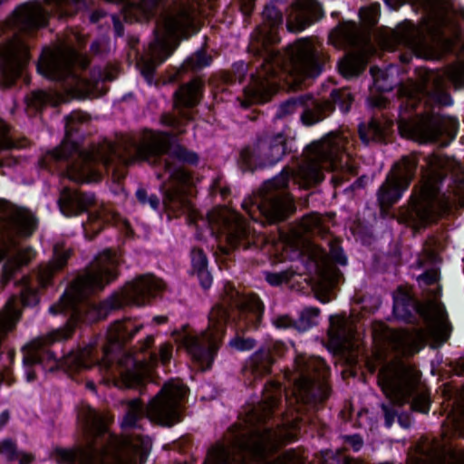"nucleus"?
Returning a JSON list of instances; mask_svg holds the SVG:
<instances>
[{
    "instance_id": "nucleus-47",
    "label": "nucleus",
    "mask_w": 464,
    "mask_h": 464,
    "mask_svg": "<svg viewBox=\"0 0 464 464\" xmlns=\"http://www.w3.org/2000/svg\"><path fill=\"white\" fill-rule=\"evenodd\" d=\"M20 302L24 308L36 306L40 302L38 290L26 283L21 290Z\"/></svg>"
},
{
    "instance_id": "nucleus-19",
    "label": "nucleus",
    "mask_w": 464,
    "mask_h": 464,
    "mask_svg": "<svg viewBox=\"0 0 464 464\" xmlns=\"http://www.w3.org/2000/svg\"><path fill=\"white\" fill-rule=\"evenodd\" d=\"M304 247L308 257L316 266L318 274L314 285L316 296L323 303L329 302L330 298L327 297V295L336 284L339 276V271L332 264L331 259L341 265H345L346 257L336 241L330 243L329 255L321 246L311 242H306Z\"/></svg>"
},
{
    "instance_id": "nucleus-27",
    "label": "nucleus",
    "mask_w": 464,
    "mask_h": 464,
    "mask_svg": "<svg viewBox=\"0 0 464 464\" xmlns=\"http://www.w3.org/2000/svg\"><path fill=\"white\" fill-rule=\"evenodd\" d=\"M373 336L383 350L403 356H411L418 353L425 340L421 330L412 332L395 330L382 324L374 327Z\"/></svg>"
},
{
    "instance_id": "nucleus-36",
    "label": "nucleus",
    "mask_w": 464,
    "mask_h": 464,
    "mask_svg": "<svg viewBox=\"0 0 464 464\" xmlns=\"http://www.w3.org/2000/svg\"><path fill=\"white\" fill-rule=\"evenodd\" d=\"M30 145L26 138L14 139L9 132L8 126L0 124V169L14 167L18 160L9 153L14 150L25 149Z\"/></svg>"
},
{
    "instance_id": "nucleus-3",
    "label": "nucleus",
    "mask_w": 464,
    "mask_h": 464,
    "mask_svg": "<svg viewBox=\"0 0 464 464\" xmlns=\"http://www.w3.org/2000/svg\"><path fill=\"white\" fill-rule=\"evenodd\" d=\"M281 388L276 382L266 386L262 401L246 412L243 420L233 426L224 441L214 445L204 464H247L259 461L280 447L296 440L299 419L285 420L275 430L263 427L277 406Z\"/></svg>"
},
{
    "instance_id": "nucleus-7",
    "label": "nucleus",
    "mask_w": 464,
    "mask_h": 464,
    "mask_svg": "<svg viewBox=\"0 0 464 464\" xmlns=\"http://www.w3.org/2000/svg\"><path fill=\"white\" fill-rule=\"evenodd\" d=\"M430 170L413 188L409 205L400 209L398 220L414 229L425 227L451 208H464V177L458 176L447 194L439 196V183L448 171L459 166L449 158L429 157Z\"/></svg>"
},
{
    "instance_id": "nucleus-63",
    "label": "nucleus",
    "mask_w": 464,
    "mask_h": 464,
    "mask_svg": "<svg viewBox=\"0 0 464 464\" xmlns=\"http://www.w3.org/2000/svg\"><path fill=\"white\" fill-rule=\"evenodd\" d=\"M197 276L200 281L201 285L204 288L207 289L210 286V285L212 283V278L207 269H203L201 271L197 272Z\"/></svg>"
},
{
    "instance_id": "nucleus-15",
    "label": "nucleus",
    "mask_w": 464,
    "mask_h": 464,
    "mask_svg": "<svg viewBox=\"0 0 464 464\" xmlns=\"http://www.w3.org/2000/svg\"><path fill=\"white\" fill-rule=\"evenodd\" d=\"M328 369L319 357L299 354L295 357L294 371L289 377L294 382L293 398L287 399L292 405L296 403V411L304 407H314L329 395L326 383Z\"/></svg>"
},
{
    "instance_id": "nucleus-50",
    "label": "nucleus",
    "mask_w": 464,
    "mask_h": 464,
    "mask_svg": "<svg viewBox=\"0 0 464 464\" xmlns=\"http://www.w3.org/2000/svg\"><path fill=\"white\" fill-rule=\"evenodd\" d=\"M333 104L339 105L340 109L346 112L349 111L350 105L353 102V97L347 90H336L331 94Z\"/></svg>"
},
{
    "instance_id": "nucleus-2",
    "label": "nucleus",
    "mask_w": 464,
    "mask_h": 464,
    "mask_svg": "<svg viewBox=\"0 0 464 464\" xmlns=\"http://www.w3.org/2000/svg\"><path fill=\"white\" fill-rule=\"evenodd\" d=\"M262 17V24L253 35L251 47L256 52H265V62L245 90L244 107L268 100L287 76L296 78V82L305 77L317 76L328 59L322 46L308 39L298 40L285 53L276 52L270 45L279 42L278 29L283 23V14L274 5H266Z\"/></svg>"
},
{
    "instance_id": "nucleus-32",
    "label": "nucleus",
    "mask_w": 464,
    "mask_h": 464,
    "mask_svg": "<svg viewBox=\"0 0 464 464\" xmlns=\"http://www.w3.org/2000/svg\"><path fill=\"white\" fill-rule=\"evenodd\" d=\"M95 196L91 192H82L63 188L57 200L61 213L65 217L78 216L94 204Z\"/></svg>"
},
{
    "instance_id": "nucleus-9",
    "label": "nucleus",
    "mask_w": 464,
    "mask_h": 464,
    "mask_svg": "<svg viewBox=\"0 0 464 464\" xmlns=\"http://www.w3.org/2000/svg\"><path fill=\"white\" fill-rule=\"evenodd\" d=\"M378 383L391 401L389 404H382L386 427L390 428L396 418L402 428L411 427V414L399 412V409L410 401L411 411L429 412L430 392L420 382V372L412 365L401 361L387 363L379 372Z\"/></svg>"
},
{
    "instance_id": "nucleus-23",
    "label": "nucleus",
    "mask_w": 464,
    "mask_h": 464,
    "mask_svg": "<svg viewBox=\"0 0 464 464\" xmlns=\"http://www.w3.org/2000/svg\"><path fill=\"white\" fill-rule=\"evenodd\" d=\"M208 223L213 234L225 237L227 246H219L220 251L227 255L244 240H248L250 230L238 213L227 208H217L209 212Z\"/></svg>"
},
{
    "instance_id": "nucleus-43",
    "label": "nucleus",
    "mask_w": 464,
    "mask_h": 464,
    "mask_svg": "<svg viewBox=\"0 0 464 464\" xmlns=\"http://www.w3.org/2000/svg\"><path fill=\"white\" fill-rule=\"evenodd\" d=\"M388 125L381 123L376 119H372L368 123L359 125V136L363 143L382 142L387 134Z\"/></svg>"
},
{
    "instance_id": "nucleus-25",
    "label": "nucleus",
    "mask_w": 464,
    "mask_h": 464,
    "mask_svg": "<svg viewBox=\"0 0 464 464\" xmlns=\"http://www.w3.org/2000/svg\"><path fill=\"white\" fill-rule=\"evenodd\" d=\"M286 139L281 134L260 137L241 151V160L247 169L270 167L280 161L285 154Z\"/></svg>"
},
{
    "instance_id": "nucleus-28",
    "label": "nucleus",
    "mask_w": 464,
    "mask_h": 464,
    "mask_svg": "<svg viewBox=\"0 0 464 464\" xmlns=\"http://www.w3.org/2000/svg\"><path fill=\"white\" fill-rule=\"evenodd\" d=\"M164 289L163 281L152 274L139 276L126 283L118 293V306L146 305Z\"/></svg>"
},
{
    "instance_id": "nucleus-13",
    "label": "nucleus",
    "mask_w": 464,
    "mask_h": 464,
    "mask_svg": "<svg viewBox=\"0 0 464 464\" xmlns=\"http://www.w3.org/2000/svg\"><path fill=\"white\" fill-rule=\"evenodd\" d=\"M0 220L5 227L0 248V263L14 253L2 267L0 283L5 287L24 266L28 265L35 256L32 246H21V240L31 237L38 228V219L27 208L19 207L5 198H0Z\"/></svg>"
},
{
    "instance_id": "nucleus-1",
    "label": "nucleus",
    "mask_w": 464,
    "mask_h": 464,
    "mask_svg": "<svg viewBox=\"0 0 464 464\" xmlns=\"http://www.w3.org/2000/svg\"><path fill=\"white\" fill-rule=\"evenodd\" d=\"M354 140L348 131L331 132L312 142L303 153V161L295 172L285 168L281 173L264 183L260 191L242 202L243 209L254 220L264 218L269 223L283 221L295 210L293 198L285 190L289 179L302 188L320 183L324 170L336 173L332 181L341 185L355 175L357 162L353 158Z\"/></svg>"
},
{
    "instance_id": "nucleus-48",
    "label": "nucleus",
    "mask_w": 464,
    "mask_h": 464,
    "mask_svg": "<svg viewBox=\"0 0 464 464\" xmlns=\"http://www.w3.org/2000/svg\"><path fill=\"white\" fill-rule=\"evenodd\" d=\"M115 68L111 71L102 70L99 68L98 78L94 80L93 89L97 91L100 95H103L108 92L105 87L107 82H112L115 79Z\"/></svg>"
},
{
    "instance_id": "nucleus-54",
    "label": "nucleus",
    "mask_w": 464,
    "mask_h": 464,
    "mask_svg": "<svg viewBox=\"0 0 464 464\" xmlns=\"http://www.w3.org/2000/svg\"><path fill=\"white\" fill-rule=\"evenodd\" d=\"M446 76L457 88H460L464 82V66L459 64L450 65L446 70Z\"/></svg>"
},
{
    "instance_id": "nucleus-24",
    "label": "nucleus",
    "mask_w": 464,
    "mask_h": 464,
    "mask_svg": "<svg viewBox=\"0 0 464 464\" xmlns=\"http://www.w3.org/2000/svg\"><path fill=\"white\" fill-rule=\"evenodd\" d=\"M417 165L415 154L405 156L387 175L377 193L382 209L389 208L401 198L415 175Z\"/></svg>"
},
{
    "instance_id": "nucleus-18",
    "label": "nucleus",
    "mask_w": 464,
    "mask_h": 464,
    "mask_svg": "<svg viewBox=\"0 0 464 464\" xmlns=\"http://www.w3.org/2000/svg\"><path fill=\"white\" fill-rule=\"evenodd\" d=\"M330 39L335 45L347 44L360 49L346 55L339 63V70L344 77L356 76L364 70L369 43V34L364 28L355 23H343L331 33Z\"/></svg>"
},
{
    "instance_id": "nucleus-57",
    "label": "nucleus",
    "mask_w": 464,
    "mask_h": 464,
    "mask_svg": "<svg viewBox=\"0 0 464 464\" xmlns=\"http://www.w3.org/2000/svg\"><path fill=\"white\" fill-rule=\"evenodd\" d=\"M187 63L190 68L198 70L209 65L211 57L204 52H197L188 59Z\"/></svg>"
},
{
    "instance_id": "nucleus-6",
    "label": "nucleus",
    "mask_w": 464,
    "mask_h": 464,
    "mask_svg": "<svg viewBox=\"0 0 464 464\" xmlns=\"http://www.w3.org/2000/svg\"><path fill=\"white\" fill-rule=\"evenodd\" d=\"M228 307L237 308V331L256 327L264 313V304L256 295H240L233 286L227 285L225 287L222 304L214 306L209 313L208 326L205 332L198 335L184 326L173 333L175 342L187 350L202 371L210 368L224 337Z\"/></svg>"
},
{
    "instance_id": "nucleus-22",
    "label": "nucleus",
    "mask_w": 464,
    "mask_h": 464,
    "mask_svg": "<svg viewBox=\"0 0 464 464\" xmlns=\"http://www.w3.org/2000/svg\"><path fill=\"white\" fill-rule=\"evenodd\" d=\"M165 170L169 173L172 182L167 188L163 199L166 211L175 217L188 214L190 220L195 221L198 213L193 208L188 196V173L178 166L176 160L170 155L165 160Z\"/></svg>"
},
{
    "instance_id": "nucleus-12",
    "label": "nucleus",
    "mask_w": 464,
    "mask_h": 464,
    "mask_svg": "<svg viewBox=\"0 0 464 464\" xmlns=\"http://www.w3.org/2000/svg\"><path fill=\"white\" fill-rule=\"evenodd\" d=\"M199 5L196 0H179L157 24L155 40L138 63L140 72L150 81L157 66L161 64L178 45L180 35L198 30Z\"/></svg>"
},
{
    "instance_id": "nucleus-62",
    "label": "nucleus",
    "mask_w": 464,
    "mask_h": 464,
    "mask_svg": "<svg viewBox=\"0 0 464 464\" xmlns=\"http://www.w3.org/2000/svg\"><path fill=\"white\" fill-rule=\"evenodd\" d=\"M266 278L271 285H278L287 280V275L286 273L267 274Z\"/></svg>"
},
{
    "instance_id": "nucleus-51",
    "label": "nucleus",
    "mask_w": 464,
    "mask_h": 464,
    "mask_svg": "<svg viewBox=\"0 0 464 464\" xmlns=\"http://www.w3.org/2000/svg\"><path fill=\"white\" fill-rule=\"evenodd\" d=\"M0 454L5 456L8 461H14L19 457L16 442L6 438L0 441Z\"/></svg>"
},
{
    "instance_id": "nucleus-8",
    "label": "nucleus",
    "mask_w": 464,
    "mask_h": 464,
    "mask_svg": "<svg viewBox=\"0 0 464 464\" xmlns=\"http://www.w3.org/2000/svg\"><path fill=\"white\" fill-rule=\"evenodd\" d=\"M51 14L40 2L20 4L9 20L13 35L0 44V87L14 86L28 65L31 54L25 37L34 36L40 29L47 27Z\"/></svg>"
},
{
    "instance_id": "nucleus-40",
    "label": "nucleus",
    "mask_w": 464,
    "mask_h": 464,
    "mask_svg": "<svg viewBox=\"0 0 464 464\" xmlns=\"http://www.w3.org/2000/svg\"><path fill=\"white\" fill-rule=\"evenodd\" d=\"M419 464H464V450L459 452H446L437 445L423 453Z\"/></svg>"
},
{
    "instance_id": "nucleus-35",
    "label": "nucleus",
    "mask_w": 464,
    "mask_h": 464,
    "mask_svg": "<svg viewBox=\"0 0 464 464\" xmlns=\"http://www.w3.org/2000/svg\"><path fill=\"white\" fill-rule=\"evenodd\" d=\"M419 312L432 326L436 335L442 340L449 337L450 327L445 308L441 304L429 301L420 305Z\"/></svg>"
},
{
    "instance_id": "nucleus-56",
    "label": "nucleus",
    "mask_w": 464,
    "mask_h": 464,
    "mask_svg": "<svg viewBox=\"0 0 464 464\" xmlns=\"http://www.w3.org/2000/svg\"><path fill=\"white\" fill-rule=\"evenodd\" d=\"M303 107V100H290L280 105L276 116L278 118L286 117L297 112Z\"/></svg>"
},
{
    "instance_id": "nucleus-64",
    "label": "nucleus",
    "mask_w": 464,
    "mask_h": 464,
    "mask_svg": "<svg viewBox=\"0 0 464 464\" xmlns=\"http://www.w3.org/2000/svg\"><path fill=\"white\" fill-rule=\"evenodd\" d=\"M454 414L458 415L457 421L464 425V398L457 404Z\"/></svg>"
},
{
    "instance_id": "nucleus-10",
    "label": "nucleus",
    "mask_w": 464,
    "mask_h": 464,
    "mask_svg": "<svg viewBox=\"0 0 464 464\" xmlns=\"http://www.w3.org/2000/svg\"><path fill=\"white\" fill-rule=\"evenodd\" d=\"M425 17L420 27L404 23L392 32L394 44L412 49L419 56L439 59L452 50L455 40L444 35V28L454 29L450 0H425Z\"/></svg>"
},
{
    "instance_id": "nucleus-16",
    "label": "nucleus",
    "mask_w": 464,
    "mask_h": 464,
    "mask_svg": "<svg viewBox=\"0 0 464 464\" xmlns=\"http://www.w3.org/2000/svg\"><path fill=\"white\" fill-rule=\"evenodd\" d=\"M121 403L126 408L121 423L122 432L118 436V464H143L147 449L144 439L135 431L144 416L142 401L134 399Z\"/></svg>"
},
{
    "instance_id": "nucleus-31",
    "label": "nucleus",
    "mask_w": 464,
    "mask_h": 464,
    "mask_svg": "<svg viewBox=\"0 0 464 464\" xmlns=\"http://www.w3.org/2000/svg\"><path fill=\"white\" fill-rule=\"evenodd\" d=\"M320 15V6L315 0H297L290 7L286 27L290 32H301Z\"/></svg>"
},
{
    "instance_id": "nucleus-38",
    "label": "nucleus",
    "mask_w": 464,
    "mask_h": 464,
    "mask_svg": "<svg viewBox=\"0 0 464 464\" xmlns=\"http://www.w3.org/2000/svg\"><path fill=\"white\" fill-rule=\"evenodd\" d=\"M334 110V105L330 101H315L308 99L303 101L302 121L304 125L315 124L328 117Z\"/></svg>"
},
{
    "instance_id": "nucleus-52",
    "label": "nucleus",
    "mask_w": 464,
    "mask_h": 464,
    "mask_svg": "<svg viewBox=\"0 0 464 464\" xmlns=\"http://www.w3.org/2000/svg\"><path fill=\"white\" fill-rule=\"evenodd\" d=\"M95 309L99 319H104L110 312L116 310V290L111 293L107 300L99 303Z\"/></svg>"
},
{
    "instance_id": "nucleus-49",
    "label": "nucleus",
    "mask_w": 464,
    "mask_h": 464,
    "mask_svg": "<svg viewBox=\"0 0 464 464\" xmlns=\"http://www.w3.org/2000/svg\"><path fill=\"white\" fill-rule=\"evenodd\" d=\"M71 256L72 251L70 249H64L59 246H55L53 255V268L57 271L63 270L66 266Z\"/></svg>"
},
{
    "instance_id": "nucleus-33",
    "label": "nucleus",
    "mask_w": 464,
    "mask_h": 464,
    "mask_svg": "<svg viewBox=\"0 0 464 464\" xmlns=\"http://www.w3.org/2000/svg\"><path fill=\"white\" fill-rule=\"evenodd\" d=\"M328 335L332 345L339 350H353L355 344V331L353 323L342 315L330 317Z\"/></svg>"
},
{
    "instance_id": "nucleus-37",
    "label": "nucleus",
    "mask_w": 464,
    "mask_h": 464,
    "mask_svg": "<svg viewBox=\"0 0 464 464\" xmlns=\"http://www.w3.org/2000/svg\"><path fill=\"white\" fill-rule=\"evenodd\" d=\"M273 360L269 350L260 349L246 362L243 372L246 379L255 381L270 372Z\"/></svg>"
},
{
    "instance_id": "nucleus-4",
    "label": "nucleus",
    "mask_w": 464,
    "mask_h": 464,
    "mask_svg": "<svg viewBox=\"0 0 464 464\" xmlns=\"http://www.w3.org/2000/svg\"><path fill=\"white\" fill-rule=\"evenodd\" d=\"M74 332L75 324L69 319L63 326L32 339L23 347V367L27 382L37 379L36 365L50 372L60 369L76 372L96 366L101 375L100 383L108 388L116 386V320L111 322L108 338L102 347L96 342H92L83 347L70 350L63 355L62 360L58 359L51 347L71 339Z\"/></svg>"
},
{
    "instance_id": "nucleus-5",
    "label": "nucleus",
    "mask_w": 464,
    "mask_h": 464,
    "mask_svg": "<svg viewBox=\"0 0 464 464\" xmlns=\"http://www.w3.org/2000/svg\"><path fill=\"white\" fill-rule=\"evenodd\" d=\"M85 116L72 112L65 117L64 138L62 143L43 153L37 161L38 169L58 174L75 182H98L111 172V190L116 193V141L106 137L92 141L87 148L81 144L85 135L82 129Z\"/></svg>"
},
{
    "instance_id": "nucleus-42",
    "label": "nucleus",
    "mask_w": 464,
    "mask_h": 464,
    "mask_svg": "<svg viewBox=\"0 0 464 464\" xmlns=\"http://www.w3.org/2000/svg\"><path fill=\"white\" fill-rule=\"evenodd\" d=\"M48 5L53 6L54 12L62 19L74 16L78 12L89 9L92 0H45Z\"/></svg>"
},
{
    "instance_id": "nucleus-39",
    "label": "nucleus",
    "mask_w": 464,
    "mask_h": 464,
    "mask_svg": "<svg viewBox=\"0 0 464 464\" xmlns=\"http://www.w3.org/2000/svg\"><path fill=\"white\" fill-rule=\"evenodd\" d=\"M116 221V212L107 213L103 208L100 211L88 213L87 224L82 223L84 236L92 240L106 227Z\"/></svg>"
},
{
    "instance_id": "nucleus-59",
    "label": "nucleus",
    "mask_w": 464,
    "mask_h": 464,
    "mask_svg": "<svg viewBox=\"0 0 464 464\" xmlns=\"http://www.w3.org/2000/svg\"><path fill=\"white\" fill-rule=\"evenodd\" d=\"M118 342L120 339H125V336H133L138 331L139 327L133 325L130 322L121 324L118 322Z\"/></svg>"
},
{
    "instance_id": "nucleus-46",
    "label": "nucleus",
    "mask_w": 464,
    "mask_h": 464,
    "mask_svg": "<svg viewBox=\"0 0 464 464\" xmlns=\"http://www.w3.org/2000/svg\"><path fill=\"white\" fill-rule=\"evenodd\" d=\"M320 309L316 307L304 308L296 320L295 329L299 332H304L318 324Z\"/></svg>"
},
{
    "instance_id": "nucleus-55",
    "label": "nucleus",
    "mask_w": 464,
    "mask_h": 464,
    "mask_svg": "<svg viewBox=\"0 0 464 464\" xmlns=\"http://www.w3.org/2000/svg\"><path fill=\"white\" fill-rule=\"evenodd\" d=\"M256 345V342L254 339L251 338H245L241 336L239 334H237L235 337H233L229 341V346L232 349H235L237 351L244 352V351H249L253 349Z\"/></svg>"
},
{
    "instance_id": "nucleus-29",
    "label": "nucleus",
    "mask_w": 464,
    "mask_h": 464,
    "mask_svg": "<svg viewBox=\"0 0 464 464\" xmlns=\"http://www.w3.org/2000/svg\"><path fill=\"white\" fill-rule=\"evenodd\" d=\"M202 82L198 79H194L188 83L181 86L176 92L175 109L179 112V117L172 114H165L161 118L163 124L172 127L175 135H179L185 132L183 128V121H190V112L184 111L181 107H193L199 102L202 92Z\"/></svg>"
},
{
    "instance_id": "nucleus-30",
    "label": "nucleus",
    "mask_w": 464,
    "mask_h": 464,
    "mask_svg": "<svg viewBox=\"0 0 464 464\" xmlns=\"http://www.w3.org/2000/svg\"><path fill=\"white\" fill-rule=\"evenodd\" d=\"M36 72L44 78L63 83L67 74L71 73L63 58L50 47L43 48L36 63Z\"/></svg>"
},
{
    "instance_id": "nucleus-34",
    "label": "nucleus",
    "mask_w": 464,
    "mask_h": 464,
    "mask_svg": "<svg viewBox=\"0 0 464 464\" xmlns=\"http://www.w3.org/2000/svg\"><path fill=\"white\" fill-rule=\"evenodd\" d=\"M118 365L124 367L120 376L124 388L137 389L144 385L149 375V366L142 359L128 355L125 359L118 361Z\"/></svg>"
},
{
    "instance_id": "nucleus-41",
    "label": "nucleus",
    "mask_w": 464,
    "mask_h": 464,
    "mask_svg": "<svg viewBox=\"0 0 464 464\" xmlns=\"http://www.w3.org/2000/svg\"><path fill=\"white\" fill-rule=\"evenodd\" d=\"M328 222L329 218L316 213L307 215L301 220L299 227L295 231V236L302 237L306 234H312L324 237L329 231Z\"/></svg>"
},
{
    "instance_id": "nucleus-11",
    "label": "nucleus",
    "mask_w": 464,
    "mask_h": 464,
    "mask_svg": "<svg viewBox=\"0 0 464 464\" xmlns=\"http://www.w3.org/2000/svg\"><path fill=\"white\" fill-rule=\"evenodd\" d=\"M113 419L90 405L77 414L84 445L72 449L57 447L53 454L59 464H116V434L110 430Z\"/></svg>"
},
{
    "instance_id": "nucleus-61",
    "label": "nucleus",
    "mask_w": 464,
    "mask_h": 464,
    "mask_svg": "<svg viewBox=\"0 0 464 464\" xmlns=\"http://www.w3.org/2000/svg\"><path fill=\"white\" fill-rule=\"evenodd\" d=\"M172 356V346L169 343H164L160 348V359L163 364L169 362Z\"/></svg>"
},
{
    "instance_id": "nucleus-53",
    "label": "nucleus",
    "mask_w": 464,
    "mask_h": 464,
    "mask_svg": "<svg viewBox=\"0 0 464 464\" xmlns=\"http://www.w3.org/2000/svg\"><path fill=\"white\" fill-rule=\"evenodd\" d=\"M380 12V5L378 4L371 5L360 10V16L362 21L368 26L374 25L377 23Z\"/></svg>"
},
{
    "instance_id": "nucleus-60",
    "label": "nucleus",
    "mask_w": 464,
    "mask_h": 464,
    "mask_svg": "<svg viewBox=\"0 0 464 464\" xmlns=\"http://www.w3.org/2000/svg\"><path fill=\"white\" fill-rule=\"evenodd\" d=\"M273 324L276 328L279 329H295L296 320L292 319L289 315L284 314L276 317L273 320Z\"/></svg>"
},
{
    "instance_id": "nucleus-45",
    "label": "nucleus",
    "mask_w": 464,
    "mask_h": 464,
    "mask_svg": "<svg viewBox=\"0 0 464 464\" xmlns=\"http://www.w3.org/2000/svg\"><path fill=\"white\" fill-rule=\"evenodd\" d=\"M52 101L51 95L44 90L31 92L25 96V103L34 112L42 111Z\"/></svg>"
},
{
    "instance_id": "nucleus-44",
    "label": "nucleus",
    "mask_w": 464,
    "mask_h": 464,
    "mask_svg": "<svg viewBox=\"0 0 464 464\" xmlns=\"http://www.w3.org/2000/svg\"><path fill=\"white\" fill-rule=\"evenodd\" d=\"M6 313L0 312V330L5 331L14 327L20 320L22 313L16 308L14 300L10 299L5 304Z\"/></svg>"
},
{
    "instance_id": "nucleus-26",
    "label": "nucleus",
    "mask_w": 464,
    "mask_h": 464,
    "mask_svg": "<svg viewBox=\"0 0 464 464\" xmlns=\"http://www.w3.org/2000/svg\"><path fill=\"white\" fill-rule=\"evenodd\" d=\"M118 160L130 164L135 160H150L152 157L165 153L169 147V135L163 132H147L143 135L140 143L137 144L131 137L118 140Z\"/></svg>"
},
{
    "instance_id": "nucleus-17",
    "label": "nucleus",
    "mask_w": 464,
    "mask_h": 464,
    "mask_svg": "<svg viewBox=\"0 0 464 464\" xmlns=\"http://www.w3.org/2000/svg\"><path fill=\"white\" fill-rule=\"evenodd\" d=\"M399 97L401 100V110H414L421 100L425 104L450 105V96L444 88V76L439 72L427 71L420 82L408 81L401 84Z\"/></svg>"
},
{
    "instance_id": "nucleus-14",
    "label": "nucleus",
    "mask_w": 464,
    "mask_h": 464,
    "mask_svg": "<svg viewBox=\"0 0 464 464\" xmlns=\"http://www.w3.org/2000/svg\"><path fill=\"white\" fill-rule=\"evenodd\" d=\"M116 278V252L106 248L100 252L70 284L59 300L51 304L49 313L53 315H69L75 312L77 302L84 301L91 295L102 292Z\"/></svg>"
},
{
    "instance_id": "nucleus-21",
    "label": "nucleus",
    "mask_w": 464,
    "mask_h": 464,
    "mask_svg": "<svg viewBox=\"0 0 464 464\" xmlns=\"http://www.w3.org/2000/svg\"><path fill=\"white\" fill-rule=\"evenodd\" d=\"M188 392L179 381L167 382L147 407L148 418L165 426L181 420V403Z\"/></svg>"
},
{
    "instance_id": "nucleus-58",
    "label": "nucleus",
    "mask_w": 464,
    "mask_h": 464,
    "mask_svg": "<svg viewBox=\"0 0 464 464\" xmlns=\"http://www.w3.org/2000/svg\"><path fill=\"white\" fill-rule=\"evenodd\" d=\"M191 260L193 270L197 273L207 269L208 260L206 255L201 249L195 248L191 252Z\"/></svg>"
},
{
    "instance_id": "nucleus-20",
    "label": "nucleus",
    "mask_w": 464,
    "mask_h": 464,
    "mask_svg": "<svg viewBox=\"0 0 464 464\" xmlns=\"http://www.w3.org/2000/svg\"><path fill=\"white\" fill-rule=\"evenodd\" d=\"M457 128L458 121L455 119L435 112H425L412 122L404 119L399 121L401 134L420 142L434 141L443 135L452 140Z\"/></svg>"
}]
</instances>
